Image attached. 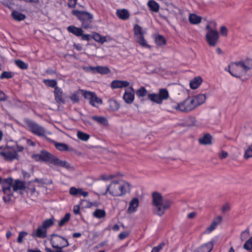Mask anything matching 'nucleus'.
Segmentation results:
<instances>
[{"mask_svg": "<svg viewBox=\"0 0 252 252\" xmlns=\"http://www.w3.org/2000/svg\"><path fill=\"white\" fill-rule=\"evenodd\" d=\"M152 204L154 213L161 217L166 210L170 208L172 202L168 199L163 198L160 193L154 192L152 193Z\"/></svg>", "mask_w": 252, "mask_h": 252, "instance_id": "obj_1", "label": "nucleus"}, {"mask_svg": "<svg viewBox=\"0 0 252 252\" xmlns=\"http://www.w3.org/2000/svg\"><path fill=\"white\" fill-rule=\"evenodd\" d=\"M127 185V183L123 182L113 181L105 188L104 191L100 192L99 194L105 195L109 192L113 196H120L126 193V188Z\"/></svg>", "mask_w": 252, "mask_h": 252, "instance_id": "obj_2", "label": "nucleus"}, {"mask_svg": "<svg viewBox=\"0 0 252 252\" xmlns=\"http://www.w3.org/2000/svg\"><path fill=\"white\" fill-rule=\"evenodd\" d=\"M72 14L76 16L81 23L82 27L85 29L92 28L93 15L89 12L84 11L73 10Z\"/></svg>", "mask_w": 252, "mask_h": 252, "instance_id": "obj_3", "label": "nucleus"}, {"mask_svg": "<svg viewBox=\"0 0 252 252\" xmlns=\"http://www.w3.org/2000/svg\"><path fill=\"white\" fill-rule=\"evenodd\" d=\"M214 27H212L210 24L206 26V40L209 46L212 47L216 46L219 38V34L216 27V23H214Z\"/></svg>", "mask_w": 252, "mask_h": 252, "instance_id": "obj_4", "label": "nucleus"}, {"mask_svg": "<svg viewBox=\"0 0 252 252\" xmlns=\"http://www.w3.org/2000/svg\"><path fill=\"white\" fill-rule=\"evenodd\" d=\"M228 68V71L230 74L236 78H240L244 76L247 73L239 62L231 63Z\"/></svg>", "mask_w": 252, "mask_h": 252, "instance_id": "obj_5", "label": "nucleus"}, {"mask_svg": "<svg viewBox=\"0 0 252 252\" xmlns=\"http://www.w3.org/2000/svg\"><path fill=\"white\" fill-rule=\"evenodd\" d=\"M193 102L191 97H188L182 102L178 103L174 107V109L178 111L188 113L195 108Z\"/></svg>", "mask_w": 252, "mask_h": 252, "instance_id": "obj_6", "label": "nucleus"}, {"mask_svg": "<svg viewBox=\"0 0 252 252\" xmlns=\"http://www.w3.org/2000/svg\"><path fill=\"white\" fill-rule=\"evenodd\" d=\"M50 241L54 248H64L69 245L68 242L65 238L55 234L51 235Z\"/></svg>", "mask_w": 252, "mask_h": 252, "instance_id": "obj_7", "label": "nucleus"}, {"mask_svg": "<svg viewBox=\"0 0 252 252\" xmlns=\"http://www.w3.org/2000/svg\"><path fill=\"white\" fill-rule=\"evenodd\" d=\"M81 91L84 98L89 99L90 104L93 106L97 107L98 105L102 103V99L98 97L95 93L84 90H81Z\"/></svg>", "mask_w": 252, "mask_h": 252, "instance_id": "obj_8", "label": "nucleus"}, {"mask_svg": "<svg viewBox=\"0 0 252 252\" xmlns=\"http://www.w3.org/2000/svg\"><path fill=\"white\" fill-rule=\"evenodd\" d=\"M25 122L27 126L30 128V130L33 134L39 136H44L45 135L46 131L42 126L30 120H26Z\"/></svg>", "mask_w": 252, "mask_h": 252, "instance_id": "obj_9", "label": "nucleus"}, {"mask_svg": "<svg viewBox=\"0 0 252 252\" xmlns=\"http://www.w3.org/2000/svg\"><path fill=\"white\" fill-rule=\"evenodd\" d=\"M1 156L3 157L5 160L12 161L14 159H18V155L11 149V147L6 146L4 148V152L1 153Z\"/></svg>", "mask_w": 252, "mask_h": 252, "instance_id": "obj_10", "label": "nucleus"}, {"mask_svg": "<svg viewBox=\"0 0 252 252\" xmlns=\"http://www.w3.org/2000/svg\"><path fill=\"white\" fill-rule=\"evenodd\" d=\"M13 179L11 178L5 179L1 181L2 191L3 193L8 195L11 194V187L12 185Z\"/></svg>", "mask_w": 252, "mask_h": 252, "instance_id": "obj_11", "label": "nucleus"}, {"mask_svg": "<svg viewBox=\"0 0 252 252\" xmlns=\"http://www.w3.org/2000/svg\"><path fill=\"white\" fill-rule=\"evenodd\" d=\"M123 99L128 104H131L133 102L134 99V91L132 87H129L126 90L123 95Z\"/></svg>", "mask_w": 252, "mask_h": 252, "instance_id": "obj_12", "label": "nucleus"}, {"mask_svg": "<svg viewBox=\"0 0 252 252\" xmlns=\"http://www.w3.org/2000/svg\"><path fill=\"white\" fill-rule=\"evenodd\" d=\"M51 163L56 166L64 167L67 170H71L74 169V167L66 161L60 160L55 156L54 157Z\"/></svg>", "mask_w": 252, "mask_h": 252, "instance_id": "obj_13", "label": "nucleus"}, {"mask_svg": "<svg viewBox=\"0 0 252 252\" xmlns=\"http://www.w3.org/2000/svg\"><path fill=\"white\" fill-rule=\"evenodd\" d=\"M222 220V218L220 216H217L216 218H214L211 225L207 227L205 231H204V233H209L213 231L216 229L217 225L221 223Z\"/></svg>", "mask_w": 252, "mask_h": 252, "instance_id": "obj_14", "label": "nucleus"}, {"mask_svg": "<svg viewBox=\"0 0 252 252\" xmlns=\"http://www.w3.org/2000/svg\"><path fill=\"white\" fill-rule=\"evenodd\" d=\"M31 235L33 237L43 239L47 237V230L41 225L35 231H32Z\"/></svg>", "mask_w": 252, "mask_h": 252, "instance_id": "obj_15", "label": "nucleus"}, {"mask_svg": "<svg viewBox=\"0 0 252 252\" xmlns=\"http://www.w3.org/2000/svg\"><path fill=\"white\" fill-rule=\"evenodd\" d=\"M55 99L56 102L59 104L65 103V101L63 99V92L62 90L59 87H56L54 91Z\"/></svg>", "mask_w": 252, "mask_h": 252, "instance_id": "obj_16", "label": "nucleus"}, {"mask_svg": "<svg viewBox=\"0 0 252 252\" xmlns=\"http://www.w3.org/2000/svg\"><path fill=\"white\" fill-rule=\"evenodd\" d=\"M213 137L208 133H205L204 135L198 139V142L200 145H211L212 143Z\"/></svg>", "mask_w": 252, "mask_h": 252, "instance_id": "obj_17", "label": "nucleus"}, {"mask_svg": "<svg viewBox=\"0 0 252 252\" xmlns=\"http://www.w3.org/2000/svg\"><path fill=\"white\" fill-rule=\"evenodd\" d=\"M192 100L193 101V104L195 105V107L203 104L206 99V95L203 94H199L191 97Z\"/></svg>", "mask_w": 252, "mask_h": 252, "instance_id": "obj_18", "label": "nucleus"}, {"mask_svg": "<svg viewBox=\"0 0 252 252\" xmlns=\"http://www.w3.org/2000/svg\"><path fill=\"white\" fill-rule=\"evenodd\" d=\"M69 193L73 196L78 195H82L84 197H86L88 195V192L84 191L82 189H77L75 187H71L69 189Z\"/></svg>", "mask_w": 252, "mask_h": 252, "instance_id": "obj_19", "label": "nucleus"}, {"mask_svg": "<svg viewBox=\"0 0 252 252\" xmlns=\"http://www.w3.org/2000/svg\"><path fill=\"white\" fill-rule=\"evenodd\" d=\"M91 68L94 72L98 73L101 74H107L111 72L110 69L107 66H97L91 67Z\"/></svg>", "mask_w": 252, "mask_h": 252, "instance_id": "obj_20", "label": "nucleus"}, {"mask_svg": "<svg viewBox=\"0 0 252 252\" xmlns=\"http://www.w3.org/2000/svg\"><path fill=\"white\" fill-rule=\"evenodd\" d=\"M139 205V200L137 198H133L129 202L127 212L129 214L133 213L136 211Z\"/></svg>", "mask_w": 252, "mask_h": 252, "instance_id": "obj_21", "label": "nucleus"}, {"mask_svg": "<svg viewBox=\"0 0 252 252\" xmlns=\"http://www.w3.org/2000/svg\"><path fill=\"white\" fill-rule=\"evenodd\" d=\"M129 82L126 81L114 80L111 84V87L113 89L126 87L129 85Z\"/></svg>", "mask_w": 252, "mask_h": 252, "instance_id": "obj_22", "label": "nucleus"}, {"mask_svg": "<svg viewBox=\"0 0 252 252\" xmlns=\"http://www.w3.org/2000/svg\"><path fill=\"white\" fill-rule=\"evenodd\" d=\"M117 16L121 20H126L129 18V13L126 9H117L116 11Z\"/></svg>", "mask_w": 252, "mask_h": 252, "instance_id": "obj_23", "label": "nucleus"}, {"mask_svg": "<svg viewBox=\"0 0 252 252\" xmlns=\"http://www.w3.org/2000/svg\"><path fill=\"white\" fill-rule=\"evenodd\" d=\"M12 185L14 191H17L18 190H24L26 188L25 182L19 180H16Z\"/></svg>", "mask_w": 252, "mask_h": 252, "instance_id": "obj_24", "label": "nucleus"}, {"mask_svg": "<svg viewBox=\"0 0 252 252\" xmlns=\"http://www.w3.org/2000/svg\"><path fill=\"white\" fill-rule=\"evenodd\" d=\"M242 65V67L247 72L249 70H250L252 69V59L250 58H247L244 60H242L239 62Z\"/></svg>", "mask_w": 252, "mask_h": 252, "instance_id": "obj_25", "label": "nucleus"}, {"mask_svg": "<svg viewBox=\"0 0 252 252\" xmlns=\"http://www.w3.org/2000/svg\"><path fill=\"white\" fill-rule=\"evenodd\" d=\"M67 29L69 32L76 36H80L83 33V31L81 28L76 27L74 26H69Z\"/></svg>", "mask_w": 252, "mask_h": 252, "instance_id": "obj_26", "label": "nucleus"}, {"mask_svg": "<svg viewBox=\"0 0 252 252\" xmlns=\"http://www.w3.org/2000/svg\"><path fill=\"white\" fill-rule=\"evenodd\" d=\"M91 119L98 124L105 126L108 125V120L103 116H92Z\"/></svg>", "mask_w": 252, "mask_h": 252, "instance_id": "obj_27", "label": "nucleus"}, {"mask_svg": "<svg viewBox=\"0 0 252 252\" xmlns=\"http://www.w3.org/2000/svg\"><path fill=\"white\" fill-rule=\"evenodd\" d=\"M202 82V79L201 77L198 76L195 77L193 80L190 81L189 85L192 89H197Z\"/></svg>", "mask_w": 252, "mask_h": 252, "instance_id": "obj_28", "label": "nucleus"}, {"mask_svg": "<svg viewBox=\"0 0 252 252\" xmlns=\"http://www.w3.org/2000/svg\"><path fill=\"white\" fill-rule=\"evenodd\" d=\"M41 152L42 161L48 162L51 163L54 156L45 150H42Z\"/></svg>", "mask_w": 252, "mask_h": 252, "instance_id": "obj_29", "label": "nucleus"}, {"mask_svg": "<svg viewBox=\"0 0 252 252\" xmlns=\"http://www.w3.org/2000/svg\"><path fill=\"white\" fill-rule=\"evenodd\" d=\"M202 17L195 14H190L189 17V20L191 24L196 25L201 22Z\"/></svg>", "mask_w": 252, "mask_h": 252, "instance_id": "obj_30", "label": "nucleus"}, {"mask_svg": "<svg viewBox=\"0 0 252 252\" xmlns=\"http://www.w3.org/2000/svg\"><path fill=\"white\" fill-rule=\"evenodd\" d=\"M11 16L15 20L18 21L23 20L26 18L25 14L17 11H13L11 13Z\"/></svg>", "mask_w": 252, "mask_h": 252, "instance_id": "obj_31", "label": "nucleus"}, {"mask_svg": "<svg viewBox=\"0 0 252 252\" xmlns=\"http://www.w3.org/2000/svg\"><path fill=\"white\" fill-rule=\"evenodd\" d=\"M120 108L119 104L114 99H110L108 101V109L112 111H115Z\"/></svg>", "mask_w": 252, "mask_h": 252, "instance_id": "obj_32", "label": "nucleus"}, {"mask_svg": "<svg viewBox=\"0 0 252 252\" xmlns=\"http://www.w3.org/2000/svg\"><path fill=\"white\" fill-rule=\"evenodd\" d=\"M147 96L148 98L151 101L157 104H161L160 98L158 94H149Z\"/></svg>", "mask_w": 252, "mask_h": 252, "instance_id": "obj_33", "label": "nucleus"}, {"mask_svg": "<svg viewBox=\"0 0 252 252\" xmlns=\"http://www.w3.org/2000/svg\"><path fill=\"white\" fill-rule=\"evenodd\" d=\"M158 94L160 98L161 103L163 100L167 99L169 97V94L167 90L166 89H160Z\"/></svg>", "mask_w": 252, "mask_h": 252, "instance_id": "obj_34", "label": "nucleus"}, {"mask_svg": "<svg viewBox=\"0 0 252 252\" xmlns=\"http://www.w3.org/2000/svg\"><path fill=\"white\" fill-rule=\"evenodd\" d=\"M137 42L143 47L150 48L151 46L148 45L147 43L146 40L144 39V35H141L140 36L136 37Z\"/></svg>", "mask_w": 252, "mask_h": 252, "instance_id": "obj_35", "label": "nucleus"}, {"mask_svg": "<svg viewBox=\"0 0 252 252\" xmlns=\"http://www.w3.org/2000/svg\"><path fill=\"white\" fill-rule=\"evenodd\" d=\"M81 90H79L71 94L69 96V98L72 101L73 103H78L79 101V94Z\"/></svg>", "mask_w": 252, "mask_h": 252, "instance_id": "obj_36", "label": "nucleus"}, {"mask_svg": "<svg viewBox=\"0 0 252 252\" xmlns=\"http://www.w3.org/2000/svg\"><path fill=\"white\" fill-rule=\"evenodd\" d=\"M250 136V138L252 139V134H251ZM251 158H252V144L245 150L244 155V158L246 159H248Z\"/></svg>", "mask_w": 252, "mask_h": 252, "instance_id": "obj_37", "label": "nucleus"}, {"mask_svg": "<svg viewBox=\"0 0 252 252\" xmlns=\"http://www.w3.org/2000/svg\"><path fill=\"white\" fill-rule=\"evenodd\" d=\"M92 38H93L95 41L101 43H103L106 41L105 37L102 36L100 34L96 32L93 33Z\"/></svg>", "mask_w": 252, "mask_h": 252, "instance_id": "obj_38", "label": "nucleus"}, {"mask_svg": "<svg viewBox=\"0 0 252 252\" xmlns=\"http://www.w3.org/2000/svg\"><path fill=\"white\" fill-rule=\"evenodd\" d=\"M148 5L150 9L154 12H158L159 10L158 4L154 0H150L148 2Z\"/></svg>", "mask_w": 252, "mask_h": 252, "instance_id": "obj_39", "label": "nucleus"}, {"mask_svg": "<svg viewBox=\"0 0 252 252\" xmlns=\"http://www.w3.org/2000/svg\"><path fill=\"white\" fill-rule=\"evenodd\" d=\"M55 146L57 149L60 151H67L69 150L68 145L64 143L56 142L55 143Z\"/></svg>", "mask_w": 252, "mask_h": 252, "instance_id": "obj_40", "label": "nucleus"}, {"mask_svg": "<svg viewBox=\"0 0 252 252\" xmlns=\"http://www.w3.org/2000/svg\"><path fill=\"white\" fill-rule=\"evenodd\" d=\"M243 248L249 252H252V236L245 242Z\"/></svg>", "mask_w": 252, "mask_h": 252, "instance_id": "obj_41", "label": "nucleus"}, {"mask_svg": "<svg viewBox=\"0 0 252 252\" xmlns=\"http://www.w3.org/2000/svg\"><path fill=\"white\" fill-rule=\"evenodd\" d=\"M213 247V244L212 242H210L206 244H204L199 247L202 249V252H210Z\"/></svg>", "mask_w": 252, "mask_h": 252, "instance_id": "obj_42", "label": "nucleus"}, {"mask_svg": "<svg viewBox=\"0 0 252 252\" xmlns=\"http://www.w3.org/2000/svg\"><path fill=\"white\" fill-rule=\"evenodd\" d=\"M54 223V218L47 219L44 220L42 224V227L45 228L46 230L48 228L51 227Z\"/></svg>", "mask_w": 252, "mask_h": 252, "instance_id": "obj_43", "label": "nucleus"}, {"mask_svg": "<svg viewBox=\"0 0 252 252\" xmlns=\"http://www.w3.org/2000/svg\"><path fill=\"white\" fill-rule=\"evenodd\" d=\"M136 94L138 97H143L147 95L148 92L146 88L144 87H141L140 89L136 91Z\"/></svg>", "mask_w": 252, "mask_h": 252, "instance_id": "obj_44", "label": "nucleus"}, {"mask_svg": "<svg viewBox=\"0 0 252 252\" xmlns=\"http://www.w3.org/2000/svg\"><path fill=\"white\" fill-rule=\"evenodd\" d=\"M156 44L158 46L164 45L166 44V39L165 38L161 35H158L155 39Z\"/></svg>", "mask_w": 252, "mask_h": 252, "instance_id": "obj_45", "label": "nucleus"}, {"mask_svg": "<svg viewBox=\"0 0 252 252\" xmlns=\"http://www.w3.org/2000/svg\"><path fill=\"white\" fill-rule=\"evenodd\" d=\"M93 215L96 218L101 219L104 218L106 216V213L104 210L101 209H96L93 213Z\"/></svg>", "mask_w": 252, "mask_h": 252, "instance_id": "obj_46", "label": "nucleus"}, {"mask_svg": "<svg viewBox=\"0 0 252 252\" xmlns=\"http://www.w3.org/2000/svg\"><path fill=\"white\" fill-rule=\"evenodd\" d=\"M43 82L49 87L54 88L55 89L56 87H58L57 86V82L55 80L45 79L43 80Z\"/></svg>", "mask_w": 252, "mask_h": 252, "instance_id": "obj_47", "label": "nucleus"}, {"mask_svg": "<svg viewBox=\"0 0 252 252\" xmlns=\"http://www.w3.org/2000/svg\"><path fill=\"white\" fill-rule=\"evenodd\" d=\"M77 135L79 139L84 141H87L88 140L90 137L89 134L80 131L77 132Z\"/></svg>", "mask_w": 252, "mask_h": 252, "instance_id": "obj_48", "label": "nucleus"}, {"mask_svg": "<svg viewBox=\"0 0 252 252\" xmlns=\"http://www.w3.org/2000/svg\"><path fill=\"white\" fill-rule=\"evenodd\" d=\"M134 35L136 37L137 36H140L141 35H143L144 33L142 31V28L138 25H135L134 27Z\"/></svg>", "mask_w": 252, "mask_h": 252, "instance_id": "obj_49", "label": "nucleus"}, {"mask_svg": "<svg viewBox=\"0 0 252 252\" xmlns=\"http://www.w3.org/2000/svg\"><path fill=\"white\" fill-rule=\"evenodd\" d=\"M70 218V214L66 213L65 216L59 222V226L62 227L67 222H68Z\"/></svg>", "mask_w": 252, "mask_h": 252, "instance_id": "obj_50", "label": "nucleus"}, {"mask_svg": "<svg viewBox=\"0 0 252 252\" xmlns=\"http://www.w3.org/2000/svg\"><path fill=\"white\" fill-rule=\"evenodd\" d=\"M15 63L16 65L22 69H26L28 68V64L22 60H16Z\"/></svg>", "mask_w": 252, "mask_h": 252, "instance_id": "obj_51", "label": "nucleus"}, {"mask_svg": "<svg viewBox=\"0 0 252 252\" xmlns=\"http://www.w3.org/2000/svg\"><path fill=\"white\" fill-rule=\"evenodd\" d=\"M14 73L10 71H3L0 76V79H10L13 77Z\"/></svg>", "mask_w": 252, "mask_h": 252, "instance_id": "obj_52", "label": "nucleus"}, {"mask_svg": "<svg viewBox=\"0 0 252 252\" xmlns=\"http://www.w3.org/2000/svg\"><path fill=\"white\" fill-rule=\"evenodd\" d=\"M26 188L31 191L32 194H33L36 192L35 187V186L33 185L32 182H29L27 184Z\"/></svg>", "mask_w": 252, "mask_h": 252, "instance_id": "obj_53", "label": "nucleus"}, {"mask_svg": "<svg viewBox=\"0 0 252 252\" xmlns=\"http://www.w3.org/2000/svg\"><path fill=\"white\" fill-rule=\"evenodd\" d=\"M27 235L28 233L25 231L20 232L17 238V242L20 244L22 243L23 238L25 237Z\"/></svg>", "mask_w": 252, "mask_h": 252, "instance_id": "obj_54", "label": "nucleus"}, {"mask_svg": "<svg viewBox=\"0 0 252 252\" xmlns=\"http://www.w3.org/2000/svg\"><path fill=\"white\" fill-rule=\"evenodd\" d=\"M250 231L249 229L243 231L241 234V240L244 241L250 236Z\"/></svg>", "mask_w": 252, "mask_h": 252, "instance_id": "obj_55", "label": "nucleus"}, {"mask_svg": "<svg viewBox=\"0 0 252 252\" xmlns=\"http://www.w3.org/2000/svg\"><path fill=\"white\" fill-rule=\"evenodd\" d=\"M11 149L17 153L18 152H22L24 150V147L22 146L15 145L11 147Z\"/></svg>", "mask_w": 252, "mask_h": 252, "instance_id": "obj_56", "label": "nucleus"}, {"mask_svg": "<svg viewBox=\"0 0 252 252\" xmlns=\"http://www.w3.org/2000/svg\"><path fill=\"white\" fill-rule=\"evenodd\" d=\"M32 158H33L35 160H36L37 161H42V152L41 151L40 154L33 155L32 156Z\"/></svg>", "mask_w": 252, "mask_h": 252, "instance_id": "obj_57", "label": "nucleus"}, {"mask_svg": "<svg viewBox=\"0 0 252 252\" xmlns=\"http://www.w3.org/2000/svg\"><path fill=\"white\" fill-rule=\"evenodd\" d=\"M0 2L8 8H10L11 6L12 5V1L10 0H2V1H0Z\"/></svg>", "mask_w": 252, "mask_h": 252, "instance_id": "obj_58", "label": "nucleus"}, {"mask_svg": "<svg viewBox=\"0 0 252 252\" xmlns=\"http://www.w3.org/2000/svg\"><path fill=\"white\" fill-rule=\"evenodd\" d=\"M220 32L222 35L224 36H227L228 30L226 27L224 26H221L220 28Z\"/></svg>", "mask_w": 252, "mask_h": 252, "instance_id": "obj_59", "label": "nucleus"}, {"mask_svg": "<svg viewBox=\"0 0 252 252\" xmlns=\"http://www.w3.org/2000/svg\"><path fill=\"white\" fill-rule=\"evenodd\" d=\"M164 245V243H161L159 244L158 246L153 248L151 252H159V251L162 248Z\"/></svg>", "mask_w": 252, "mask_h": 252, "instance_id": "obj_60", "label": "nucleus"}, {"mask_svg": "<svg viewBox=\"0 0 252 252\" xmlns=\"http://www.w3.org/2000/svg\"><path fill=\"white\" fill-rule=\"evenodd\" d=\"M128 235H129V233L128 232L125 231V232H122L119 234V238L120 240H123V239H125L127 237H128Z\"/></svg>", "mask_w": 252, "mask_h": 252, "instance_id": "obj_61", "label": "nucleus"}, {"mask_svg": "<svg viewBox=\"0 0 252 252\" xmlns=\"http://www.w3.org/2000/svg\"><path fill=\"white\" fill-rule=\"evenodd\" d=\"M81 38L83 40L90 41L92 38V36L90 34H85L82 33V34L80 36Z\"/></svg>", "mask_w": 252, "mask_h": 252, "instance_id": "obj_62", "label": "nucleus"}, {"mask_svg": "<svg viewBox=\"0 0 252 252\" xmlns=\"http://www.w3.org/2000/svg\"><path fill=\"white\" fill-rule=\"evenodd\" d=\"M77 0H68V6L70 8L75 7Z\"/></svg>", "mask_w": 252, "mask_h": 252, "instance_id": "obj_63", "label": "nucleus"}, {"mask_svg": "<svg viewBox=\"0 0 252 252\" xmlns=\"http://www.w3.org/2000/svg\"><path fill=\"white\" fill-rule=\"evenodd\" d=\"M219 158L220 159H223L226 158L228 156V154L224 151H222L219 154Z\"/></svg>", "mask_w": 252, "mask_h": 252, "instance_id": "obj_64", "label": "nucleus"}]
</instances>
